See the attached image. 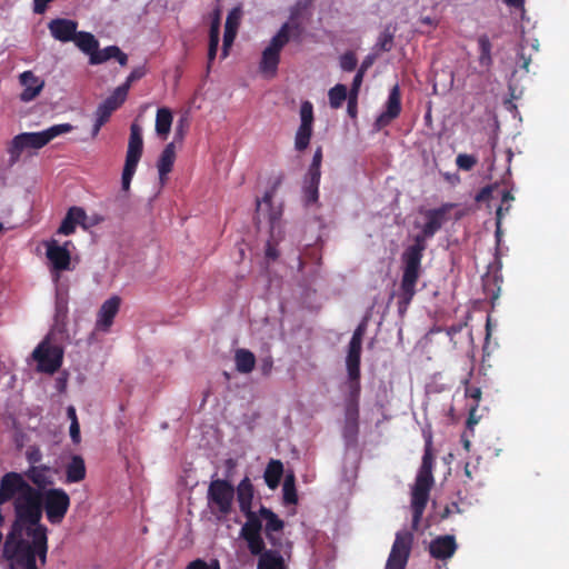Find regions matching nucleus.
Wrapping results in <instances>:
<instances>
[{
	"mask_svg": "<svg viewBox=\"0 0 569 569\" xmlns=\"http://www.w3.org/2000/svg\"><path fill=\"white\" fill-rule=\"evenodd\" d=\"M113 108L111 106L106 104L104 102L100 103L96 110V119L100 122V124H104L110 119Z\"/></svg>",
	"mask_w": 569,
	"mask_h": 569,
	"instance_id": "09e8293b",
	"label": "nucleus"
},
{
	"mask_svg": "<svg viewBox=\"0 0 569 569\" xmlns=\"http://www.w3.org/2000/svg\"><path fill=\"white\" fill-rule=\"evenodd\" d=\"M56 310H57V315H66L67 312V301L63 300L62 298H57V301H56Z\"/></svg>",
	"mask_w": 569,
	"mask_h": 569,
	"instance_id": "774afa93",
	"label": "nucleus"
},
{
	"mask_svg": "<svg viewBox=\"0 0 569 569\" xmlns=\"http://www.w3.org/2000/svg\"><path fill=\"white\" fill-rule=\"evenodd\" d=\"M457 550V542L453 536H439L431 540L429 545V553L438 560L450 559Z\"/></svg>",
	"mask_w": 569,
	"mask_h": 569,
	"instance_id": "dca6fc26",
	"label": "nucleus"
},
{
	"mask_svg": "<svg viewBox=\"0 0 569 569\" xmlns=\"http://www.w3.org/2000/svg\"><path fill=\"white\" fill-rule=\"evenodd\" d=\"M219 42L217 41H209L208 47V66L207 71H210L211 63L214 61L217 52H218Z\"/></svg>",
	"mask_w": 569,
	"mask_h": 569,
	"instance_id": "bf43d9fd",
	"label": "nucleus"
},
{
	"mask_svg": "<svg viewBox=\"0 0 569 569\" xmlns=\"http://www.w3.org/2000/svg\"><path fill=\"white\" fill-rule=\"evenodd\" d=\"M236 495L240 511L252 510L253 486L248 477H244L237 486Z\"/></svg>",
	"mask_w": 569,
	"mask_h": 569,
	"instance_id": "b1692460",
	"label": "nucleus"
},
{
	"mask_svg": "<svg viewBox=\"0 0 569 569\" xmlns=\"http://www.w3.org/2000/svg\"><path fill=\"white\" fill-rule=\"evenodd\" d=\"M33 487L18 472H8L0 480V506L10 501L17 493L24 495Z\"/></svg>",
	"mask_w": 569,
	"mask_h": 569,
	"instance_id": "f8f14e48",
	"label": "nucleus"
},
{
	"mask_svg": "<svg viewBox=\"0 0 569 569\" xmlns=\"http://www.w3.org/2000/svg\"><path fill=\"white\" fill-rule=\"evenodd\" d=\"M357 56L352 51H347L340 57V67L343 71H353L357 68Z\"/></svg>",
	"mask_w": 569,
	"mask_h": 569,
	"instance_id": "c03bdc74",
	"label": "nucleus"
},
{
	"mask_svg": "<svg viewBox=\"0 0 569 569\" xmlns=\"http://www.w3.org/2000/svg\"><path fill=\"white\" fill-rule=\"evenodd\" d=\"M365 332H366V323L361 322L358 325V327L353 331L350 341L362 343V338H363Z\"/></svg>",
	"mask_w": 569,
	"mask_h": 569,
	"instance_id": "e2e57ef3",
	"label": "nucleus"
},
{
	"mask_svg": "<svg viewBox=\"0 0 569 569\" xmlns=\"http://www.w3.org/2000/svg\"><path fill=\"white\" fill-rule=\"evenodd\" d=\"M502 210H503V207L500 206L497 209V211H496V232H495V236H496L497 243L500 242L501 236H502V231H501Z\"/></svg>",
	"mask_w": 569,
	"mask_h": 569,
	"instance_id": "052dcab7",
	"label": "nucleus"
},
{
	"mask_svg": "<svg viewBox=\"0 0 569 569\" xmlns=\"http://www.w3.org/2000/svg\"><path fill=\"white\" fill-rule=\"evenodd\" d=\"M322 149L318 147L313 153L312 161L308 168L307 173L311 176H321Z\"/></svg>",
	"mask_w": 569,
	"mask_h": 569,
	"instance_id": "de8ad7c7",
	"label": "nucleus"
},
{
	"mask_svg": "<svg viewBox=\"0 0 569 569\" xmlns=\"http://www.w3.org/2000/svg\"><path fill=\"white\" fill-rule=\"evenodd\" d=\"M68 243L59 246L57 241L52 240L47 244V257L58 271L68 270L70 267L71 256L67 248Z\"/></svg>",
	"mask_w": 569,
	"mask_h": 569,
	"instance_id": "a211bd4d",
	"label": "nucleus"
},
{
	"mask_svg": "<svg viewBox=\"0 0 569 569\" xmlns=\"http://www.w3.org/2000/svg\"><path fill=\"white\" fill-rule=\"evenodd\" d=\"M478 47H479V64L483 68H489L492 64V43L487 34H480L478 37Z\"/></svg>",
	"mask_w": 569,
	"mask_h": 569,
	"instance_id": "f704fd0d",
	"label": "nucleus"
},
{
	"mask_svg": "<svg viewBox=\"0 0 569 569\" xmlns=\"http://www.w3.org/2000/svg\"><path fill=\"white\" fill-rule=\"evenodd\" d=\"M412 542V532L408 530L398 531L386 563V569H406Z\"/></svg>",
	"mask_w": 569,
	"mask_h": 569,
	"instance_id": "9d476101",
	"label": "nucleus"
},
{
	"mask_svg": "<svg viewBox=\"0 0 569 569\" xmlns=\"http://www.w3.org/2000/svg\"><path fill=\"white\" fill-rule=\"evenodd\" d=\"M478 162V159L472 154L460 153L457 156L456 163L459 169L469 171L471 170Z\"/></svg>",
	"mask_w": 569,
	"mask_h": 569,
	"instance_id": "a18cd8bd",
	"label": "nucleus"
},
{
	"mask_svg": "<svg viewBox=\"0 0 569 569\" xmlns=\"http://www.w3.org/2000/svg\"><path fill=\"white\" fill-rule=\"evenodd\" d=\"M186 569H220L218 560H212L210 563L202 559H196L191 561Z\"/></svg>",
	"mask_w": 569,
	"mask_h": 569,
	"instance_id": "3c124183",
	"label": "nucleus"
},
{
	"mask_svg": "<svg viewBox=\"0 0 569 569\" xmlns=\"http://www.w3.org/2000/svg\"><path fill=\"white\" fill-rule=\"evenodd\" d=\"M143 151V139L141 128L137 123L130 127V137L128 142V150L126 154V162L138 164Z\"/></svg>",
	"mask_w": 569,
	"mask_h": 569,
	"instance_id": "412c9836",
	"label": "nucleus"
},
{
	"mask_svg": "<svg viewBox=\"0 0 569 569\" xmlns=\"http://www.w3.org/2000/svg\"><path fill=\"white\" fill-rule=\"evenodd\" d=\"M236 369L240 373H250L256 366V357L248 349H238L234 353Z\"/></svg>",
	"mask_w": 569,
	"mask_h": 569,
	"instance_id": "7c9ffc66",
	"label": "nucleus"
},
{
	"mask_svg": "<svg viewBox=\"0 0 569 569\" xmlns=\"http://www.w3.org/2000/svg\"><path fill=\"white\" fill-rule=\"evenodd\" d=\"M312 136V128L311 127H305L299 126L296 138H295V147L298 151H303L308 148L310 143V139Z\"/></svg>",
	"mask_w": 569,
	"mask_h": 569,
	"instance_id": "a19ab883",
	"label": "nucleus"
},
{
	"mask_svg": "<svg viewBox=\"0 0 569 569\" xmlns=\"http://www.w3.org/2000/svg\"><path fill=\"white\" fill-rule=\"evenodd\" d=\"M70 438L74 445H78L81 441L80 425L78 419H74V421L70 423Z\"/></svg>",
	"mask_w": 569,
	"mask_h": 569,
	"instance_id": "13d9d810",
	"label": "nucleus"
},
{
	"mask_svg": "<svg viewBox=\"0 0 569 569\" xmlns=\"http://www.w3.org/2000/svg\"><path fill=\"white\" fill-rule=\"evenodd\" d=\"M20 83L23 87L20 93V100L29 102L40 94L44 87V81L34 76L32 71H24L19 77Z\"/></svg>",
	"mask_w": 569,
	"mask_h": 569,
	"instance_id": "f3484780",
	"label": "nucleus"
},
{
	"mask_svg": "<svg viewBox=\"0 0 569 569\" xmlns=\"http://www.w3.org/2000/svg\"><path fill=\"white\" fill-rule=\"evenodd\" d=\"M283 473V465L280 460H270L264 470V481L270 489H276Z\"/></svg>",
	"mask_w": 569,
	"mask_h": 569,
	"instance_id": "2f4dec72",
	"label": "nucleus"
},
{
	"mask_svg": "<svg viewBox=\"0 0 569 569\" xmlns=\"http://www.w3.org/2000/svg\"><path fill=\"white\" fill-rule=\"evenodd\" d=\"M172 112L168 108H160L156 116V131L159 136L166 138L170 132L172 124Z\"/></svg>",
	"mask_w": 569,
	"mask_h": 569,
	"instance_id": "72a5a7b5",
	"label": "nucleus"
},
{
	"mask_svg": "<svg viewBox=\"0 0 569 569\" xmlns=\"http://www.w3.org/2000/svg\"><path fill=\"white\" fill-rule=\"evenodd\" d=\"M42 516V491L32 488L14 502V521L6 541L29 540L43 557L48 553V528L41 523Z\"/></svg>",
	"mask_w": 569,
	"mask_h": 569,
	"instance_id": "f03ea898",
	"label": "nucleus"
},
{
	"mask_svg": "<svg viewBox=\"0 0 569 569\" xmlns=\"http://www.w3.org/2000/svg\"><path fill=\"white\" fill-rule=\"evenodd\" d=\"M328 97L330 107L333 109H339L347 97H349L347 87L341 83L336 84L329 90Z\"/></svg>",
	"mask_w": 569,
	"mask_h": 569,
	"instance_id": "e433bc0d",
	"label": "nucleus"
},
{
	"mask_svg": "<svg viewBox=\"0 0 569 569\" xmlns=\"http://www.w3.org/2000/svg\"><path fill=\"white\" fill-rule=\"evenodd\" d=\"M273 361L270 357L262 359L260 370L263 376H268L272 370Z\"/></svg>",
	"mask_w": 569,
	"mask_h": 569,
	"instance_id": "69168bd1",
	"label": "nucleus"
},
{
	"mask_svg": "<svg viewBox=\"0 0 569 569\" xmlns=\"http://www.w3.org/2000/svg\"><path fill=\"white\" fill-rule=\"evenodd\" d=\"M234 495L236 490L228 480L210 481L207 490V507L217 520H224L232 512Z\"/></svg>",
	"mask_w": 569,
	"mask_h": 569,
	"instance_id": "423d86ee",
	"label": "nucleus"
},
{
	"mask_svg": "<svg viewBox=\"0 0 569 569\" xmlns=\"http://www.w3.org/2000/svg\"><path fill=\"white\" fill-rule=\"evenodd\" d=\"M477 409H478L477 403H473L469 409V417L467 420V426L469 428H472L473 425L478 423V418H476Z\"/></svg>",
	"mask_w": 569,
	"mask_h": 569,
	"instance_id": "338daca9",
	"label": "nucleus"
},
{
	"mask_svg": "<svg viewBox=\"0 0 569 569\" xmlns=\"http://www.w3.org/2000/svg\"><path fill=\"white\" fill-rule=\"evenodd\" d=\"M259 516L263 518L266 522V536L272 541V532L281 531L284 527V522L269 508L261 506L259 509Z\"/></svg>",
	"mask_w": 569,
	"mask_h": 569,
	"instance_id": "c85d7f7f",
	"label": "nucleus"
},
{
	"mask_svg": "<svg viewBox=\"0 0 569 569\" xmlns=\"http://www.w3.org/2000/svg\"><path fill=\"white\" fill-rule=\"evenodd\" d=\"M26 456H27L28 462L31 463L32 466H34L36 463H39L42 459V453L38 447H30L27 450Z\"/></svg>",
	"mask_w": 569,
	"mask_h": 569,
	"instance_id": "5fc2aeb1",
	"label": "nucleus"
},
{
	"mask_svg": "<svg viewBox=\"0 0 569 569\" xmlns=\"http://www.w3.org/2000/svg\"><path fill=\"white\" fill-rule=\"evenodd\" d=\"M147 74V68L144 66L136 67L130 74L127 77L126 81L122 86H127L128 90H130L133 82L142 79Z\"/></svg>",
	"mask_w": 569,
	"mask_h": 569,
	"instance_id": "8fccbe9b",
	"label": "nucleus"
},
{
	"mask_svg": "<svg viewBox=\"0 0 569 569\" xmlns=\"http://www.w3.org/2000/svg\"><path fill=\"white\" fill-rule=\"evenodd\" d=\"M456 203L447 202L439 208L425 212L426 222L421 233L415 237L413 243L402 253L403 272L399 288V311L403 312L416 295V286L421 273V260L426 249V239L432 238L448 220V213L456 208Z\"/></svg>",
	"mask_w": 569,
	"mask_h": 569,
	"instance_id": "f257e3e1",
	"label": "nucleus"
},
{
	"mask_svg": "<svg viewBox=\"0 0 569 569\" xmlns=\"http://www.w3.org/2000/svg\"><path fill=\"white\" fill-rule=\"evenodd\" d=\"M496 184H489V186H486L483 187L476 196V201L478 202H482V201H487L491 198L492 196V191L495 189Z\"/></svg>",
	"mask_w": 569,
	"mask_h": 569,
	"instance_id": "6e6d98bb",
	"label": "nucleus"
},
{
	"mask_svg": "<svg viewBox=\"0 0 569 569\" xmlns=\"http://www.w3.org/2000/svg\"><path fill=\"white\" fill-rule=\"evenodd\" d=\"M42 553L33 546H29V540H19L17 542L4 541L3 557L11 562L12 567L20 569H38L37 558L42 566L47 562V553Z\"/></svg>",
	"mask_w": 569,
	"mask_h": 569,
	"instance_id": "0eeeda50",
	"label": "nucleus"
},
{
	"mask_svg": "<svg viewBox=\"0 0 569 569\" xmlns=\"http://www.w3.org/2000/svg\"><path fill=\"white\" fill-rule=\"evenodd\" d=\"M86 219V212L80 207H71L63 218L58 232L69 236L74 232L77 223H81Z\"/></svg>",
	"mask_w": 569,
	"mask_h": 569,
	"instance_id": "393cba45",
	"label": "nucleus"
},
{
	"mask_svg": "<svg viewBox=\"0 0 569 569\" xmlns=\"http://www.w3.org/2000/svg\"><path fill=\"white\" fill-rule=\"evenodd\" d=\"M73 42L79 48V50L88 54L89 58L99 48V41L92 33L88 31H78Z\"/></svg>",
	"mask_w": 569,
	"mask_h": 569,
	"instance_id": "c756f323",
	"label": "nucleus"
},
{
	"mask_svg": "<svg viewBox=\"0 0 569 569\" xmlns=\"http://www.w3.org/2000/svg\"><path fill=\"white\" fill-rule=\"evenodd\" d=\"M401 112V92L398 84H395L389 92L386 110L376 119L375 127L381 130L389 126Z\"/></svg>",
	"mask_w": 569,
	"mask_h": 569,
	"instance_id": "ddd939ff",
	"label": "nucleus"
},
{
	"mask_svg": "<svg viewBox=\"0 0 569 569\" xmlns=\"http://www.w3.org/2000/svg\"><path fill=\"white\" fill-rule=\"evenodd\" d=\"M313 119V106L310 101L306 100L300 106V126L312 128Z\"/></svg>",
	"mask_w": 569,
	"mask_h": 569,
	"instance_id": "79ce46f5",
	"label": "nucleus"
},
{
	"mask_svg": "<svg viewBox=\"0 0 569 569\" xmlns=\"http://www.w3.org/2000/svg\"><path fill=\"white\" fill-rule=\"evenodd\" d=\"M348 395L346 397V426L345 432L356 433L358 431L359 399L361 392L360 382H348Z\"/></svg>",
	"mask_w": 569,
	"mask_h": 569,
	"instance_id": "9b49d317",
	"label": "nucleus"
},
{
	"mask_svg": "<svg viewBox=\"0 0 569 569\" xmlns=\"http://www.w3.org/2000/svg\"><path fill=\"white\" fill-rule=\"evenodd\" d=\"M257 569H286L283 557L277 550H268L261 555Z\"/></svg>",
	"mask_w": 569,
	"mask_h": 569,
	"instance_id": "473e14b6",
	"label": "nucleus"
},
{
	"mask_svg": "<svg viewBox=\"0 0 569 569\" xmlns=\"http://www.w3.org/2000/svg\"><path fill=\"white\" fill-rule=\"evenodd\" d=\"M465 395L467 398L472 399L475 403H477V406H479V401L482 395L481 389L479 387L466 382Z\"/></svg>",
	"mask_w": 569,
	"mask_h": 569,
	"instance_id": "603ef678",
	"label": "nucleus"
},
{
	"mask_svg": "<svg viewBox=\"0 0 569 569\" xmlns=\"http://www.w3.org/2000/svg\"><path fill=\"white\" fill-rule=\"evenodd\" d=\"M42 491V511L51 525H60L69 508L70 497L62 488H50Z\"/></svg>",
	"mask_w": 569,
	"mask_h": 569,
	"instance_id": "6e6552de",
	"label": "nucleus"
},
{
	"mask_svg": "<svg viewBox=\"0 0 569 569\" xmlns=\"http://www.w3.org/2000/svg\"><path fill=\"white\" fill-rule=\"evenodd\" d=\"M320 178L321 176H311L306 173L302 187L303 201L306 206H311L318 202Z\"/></svg>",
	"mask_w": 569,
	"mask_h": 569,
	"instance_id": "a878e982",
	"label": "nucleus"
},
{
	"mask_svg": "<svg viewBox=\"0 0 569 569\" xmlns=\"http://www.w3.org/2000/svg\"><path fill=\"white\" fill-rule=\"evenodd\" d=\"M299 10H292L288 22L283 23L276 36L272 37L269 46L262 51L260 70L263 73L274 76L280 61V52L289 42L290 37L300 38L303 28L298 21Z\"/></svg>",
	"mask_w": 569,
	"mask_h": 569,
	"instance_id": "20e7f679",
	"label": "nucleus"
},
{
	"mask_svg": "<svg viewBox=\"0 0 569 569\" xmlns=\"http://www.w3.org/2000/svg\"><path fill=\"white\" fill-rule=\"evenodd\" d=\"M433 455L431 449V440H427L422 462L411 492V509H412V527L418 528L423 511L427 507L430 490L433 486L435 479L432 476Z\"/></svg>",
	"mask_w": 569,
	"mask_h": 569,
	"instance_id": "7ed1b4c3",
	"label": "nucleus"
},
{
	"mask_svg": "<svg viewBox=\"0 0 569 569\" xmlns=\"http://www.w3.org/2000/svg\"><path fill=\"white\" fill-rule=\"evenodd\" d=\"M26 476L39 490H44L47 486L52 485V479L49 476V468L47 466H31L27 470Z\"/></svg>",
	"mask_w": 569,
	"mask_h": 569,
	"instance_id": "bb28decb",
	"label": "nucleus"
},
{
	"mask_svg": "<svg viewBox=\"0 0 569 569\" xmlns=\"http://www.w3.org/2000/svg\"><path fill=\"white\" fill-rule=\"evenodd\" d=\"M121 299L118 296H112L106 300L99 309L96 329L108 331L113 323V319L119 312Z\"/></svg>",
	"mask_w": 569,
	"mask_h": 569,
	"instance_id": "2eb2a0df",
	"label": "nucleus"
},
{
	"mask_svg": "<svg viewBox=\"0 0 569 569\" xmlns=\"http://www.w3.org/2000/svg\"><path fill=\"white\" fill-rule=\"evenodd\" d=\"M242 513L246 516L247 521L241 528L240 536L261 533L262 523L259 516L252 510L242 511Z\"/></svg>",
	"mask_w": 569,
	"mask_h": 569,
	"instance_id": "c9c22d12",
	"label": "nucleus"
},
{
	"mask_svg": "<svg viewBox=\"0 0 569 569\" xmlns=\"http://www.w3.org/2000/svg\"><path fill=\"white\" fill-rule=\"evenodd\" d=\"M32 358L37 361L38 371L52 375L62 365L63 351L60 347L51 346L44 340L33 350Z\"/></svg>",
	"mask_w": 569,
	"mask_h": 569,
	"instance_id": "1a4fd4ad",
	"label": "nucleus"
},
{
	"mask_svg": "<svg viewBox=\"0 0 569 569\" xmlns=\"http://www.w3.org/2000/svg\"><path fill=\"white\" fill-rule=\"evenodd\" d=\"M128 87L120 84L114 91L103 101L106 104L111 106L116 111L121 107L128 97Z\"/></svg>",
	"mask_w": 569,
	"mask_h": 569,
	"instance_id": "58836bf2",
	"label": "nucleus"
},
{
	"mask_svg": "<svg viewBox=\"0 0 569 569\" xmlns=\"http://www.w3.org/2000/svg\"><path fill=\"white\" fill-rule=\"evenodd\" d=\"M220 21H221V13L219 9H216L212 13L210 30H209V41H217L220 40Z\"/></svg>",
	"mask_w": 569,
	"mask_h": 569,
	"instance_id": "37998d69",
	"label": "nucleus"
},
{
	"mask_svg": "<svg viewBox=\"0 0 569 569\" xmlns=\"http://www.w3.org/2000/svg\"><path fill=\"white\" fill-rule=\"evenodd\" d=\"M362 343L350 341L346 357L348 382H360V359Z\"/></svg>",
	"mask_w": 569,
	"mask_h": 569,
	"instance_id": "6ab92c4d",
	"label": "nucleus"
},
{
	"mask_svg": "<svg viewBox=\"0 0 569 569\" xmlns=\"http://www.w3.org/2000/svg\"><path fill=\"white\" fill-rule=\"evenodd\" d=\"M86 463L81 456L73 455L66 465V482L77 483L86 478Z\"/></svg>",
	"mask_w": 569,
	"mask_h": 569,
	"instance_id": "4be33fe9",
	"label": "nucleus"
},
{
	"mask_svg": "<svg viewBox=\"0 0 569 569\" xmlns=\"http://www.w3.org/2000/svg\"><path fill=\"white\" fill-rule=\"evenodd\" d=\"M283 502L286 505H296L298 502V495L295 486V477L287 476L283 482Z\"/></svg>",
	"mask_w": 569,
	"mask_h": 569,
	"instance_id": "ea45409f",
	"label": "nucleus"
},
{
	"mask_svg": "<svg viewBox=\"0 0 569 569\" xmlns=\"http://www.w3.org/2000/svg\"><path fill=\"white\" fill-rule=\"evenodd\" d=\"M357 101H358V97H353V96L348 97L347 111L351 118H355L357 116V103H358Z\"/></svg>",
	"mask_w": 569,
	"mask_h": 569,
	"instance_id": "0e129e2a",
	"label": "nucleus"
},
{
	"mask_svg": "<svg viewBox=\"0 0 569 569\" xmlns=\"http://www.w3.org/2000/svg\"><path fill=\"white\" fill-rule=\"evenodd\" d=\"M238 26H239V18L236 14V10H233L228 14L227 20H226L222 52H221L222 59L227 58L229 54V49L233 44V41L237 36Z\"/></svg>",
	"mask_w": 569,
	"mask_h": 569,
	"instance_id": "5701e85b",
	"label": "nucleus"
},
{
	"mask_svg": "<svg viewBox=\"0 0 569 569\" xmlns=\"http://www.w3.org/2000/svg\"><path fill=\"white\" fill-rule=\"evenodd\" d=\"M363 77L365 76L362 74V72H357L356 73V76L353 77V80H352V84H351V89H350L349 96L358 97L360 87H361L362 81H363Z\"/></svg>",
	"mask_w": 569,
	"mask_h": 569,
	"instance_id": "4d7b16f0",
	"label": "nucleus"
},
{
	"mask_svg": "<svg viewBox=\"0 0 569 569\" xmlns=\"http://www.w3.org/2000/svg\"><path fill=\"white\" fill-rule=\"evenodd\" d=\"M50 34L60 42H70L77 36L78 22L67 18H56L48 23Z\"/></svg>",
	"mask_w": 569,
	"mask_h": 569,
	"instance_id": "4468645a",
	"label": "nucleus"
},
{
	"mask_svg": "<svg viewBox=\"0 0 569 569\" xmlns=\"http://www.w3.org/2000/svg\"><path fill=\"white\" fill-rule=\"evenodd\" d=\"M110 59H116L121 67L128 64V54L124 53L118 46H108L103 49H97L89 58V63L92 66L101 64Z\"/></svg>",
	"mask_w": 569,
	"mask_h": 569,
	"instance_id": "aec40b11",
	"label": "nucleus"
},
{
	"mask_svg": "<svg viewBox=\"0 0 569 569\" xmlns=\"http://www.w3.org/2000/svg\"><path fill=\"white\" fill-rule=\"evenodd\" d=\"M393 44V36L389 32H383L380 38L378 46L382 51H390Z\"/></svg>",
	"mask_w": 569,
	"mask_h": 569,
	"instance_id": "864d4df0",
	"label": "nucleus"
},
{
	"mask_svg": "<svg viewBox=\"0 0 569 569\" xmlns=\"http://www.w3.org/2000/svg\"><path fill=\"white\" fill-rule=\"evenodd\" d=\"M241 538L247 542V547L252 556H259L260 558L267 551L261 533L241 536Z\"/></svg>",
	"mask_w": 569,
	"mask_h": 569,
	"instance_id": "4c0bfd02",
	"label": "nucleus"
},
{
	"mask_svg": "<svg viewBox=\"0 0 569 569\" xmlns=\"http://www.w3.org/2000/svg\"><path fill=\"white\" fill-rule=\"evenodd\" d=\"M174 160H176L174 143L170 142L164 147L163 151L160 154L158 163H157L160 180H164L167 174L169 172H171Z\"/></svg>",
	"mask_w": 569,
	"mask_h": 569,
	"instance_id": "cd10ccee",
	"label": "nucleus"
},
{
	"mask_svg": "<svg viewBox=\"0 0 569 569\" xmlns=\"http://www.w3.org/2000/svg\"><path fill=\"white\" fill-rule=\"evenodd\" d=\"M72 130L70 123L54 124L40 132H23L16 136L8 144L9 166L16 164L23 150L41 149L56 137L68 133Z\"/></svg>",
	"mask_w": 569,
	"mask_h": 569,
	"instance_id": "39448f33",
	"label": "nucleus"
},
{
	"mask_svg": "<svg viewBox=\"0 0 569 569\" xmlns=\"http://www.w3.org/2000/svg\"><path fill=\"white\" fill-rule=\"evenodd\" d=\"M274 191H276V186L264 192L262 200L257 199V210H260L262 203L268 207H271Z\"/></svg>",
	"mask_w": 569,
	"mask_h": 569,
	"instance_id": "680f3d73",
	"label": "nucleus"
},
{
	"mask_svg": "<svg viewBox=\"0 0 569 569\" xmlns=\"http://www.w3.org/2000/svg\"><path fill=\"white\" fill-rule=\"evenodd\" d=\"M137 167H138V164L124 162L122 177H121V184H122V189L124 191L129 190L130 183H131L132 177L137 170Z\"/></svg>",
	"mask_w": 569,
	"mask_h": 569,
	"instance_id": "49530a36",
	"label": "nucleus"
}]
</instances>
